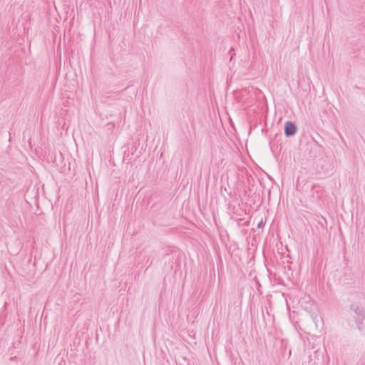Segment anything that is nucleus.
I'll return each mask as SVG.
<instances>
[{
  "label": "nucleus",
  "instance_id": "20e7f679",
  "mask_svg": "<svg viewBox=\"0 0 365 365\" xmlns=\"http://www.w3.org/2000/svg\"><path fill=\"white\" fill-rule=\"evenodd\" d=\"M316 318H317V316H315V317L314 318V322H316Z\"/></svg>",
  "mask_w": 365,
  "mask_h": 365
},
{
  "label": "nucleus",
  "instance_id": "7ed1b4c3",
  "mask_svg": "<svg viewBox=\"0 0 365 365\" xmlns=\"http://www.w3.org/2000/svg\"><path fill=\"white\" fill-rule=\"evenodd\" d=\"M264 225V223L263 222L262 220L259 222V224L257 225V227L258 228H262L263 227Z\"/></svg>",
  "mask_w": 365,
  "mask_h": 365
},
{
  "label": "nucleus",
  "instance_id": "f03ea898",
  "mask_svg": "<svg viewBox=\"0 0 365 365\" xmlns=\"http://www.w3.org/2000/svg\"><path fill=\"white\" fill-rule=\"evenodd\" d=\"M352 309L358 315L359 317H360L361 319L364 318V312L358 306L352 307Z\"/></svg>",
  "mask_w": 365,
  "mask_h": 365
},
{
  "label": "nucleus",
  "instance_id": "39448f33",
  "mask_svg": "<svg viewBox=\"0 0 365 365\" xmlns=\"http://www.w3.org/2000/svg\"><path fill=\"white\" fill-rule=\"evenodd\" d=\"M316 318H317V316H315V317L314 318V322H316Z\"/></svg>",
  "mask_w": 365,
  "mask_h": 365
},
{
  "label": "nucleus",
  "instance_id": "f257e3e1",
  "mask_svg": "<svg viewBox=\"0 0 365 365\" xmlns=\"http://www.w3.org/2000/svg\"><path fill=\"white\" fill-rule=\"evenodd\" d=\"M296 125L290 121H287L284 126V133L287 136L294 135L297 132Z\"/></svg>",
  "mask_w": 365,
  "mask_h": 365
}]
</instances>
